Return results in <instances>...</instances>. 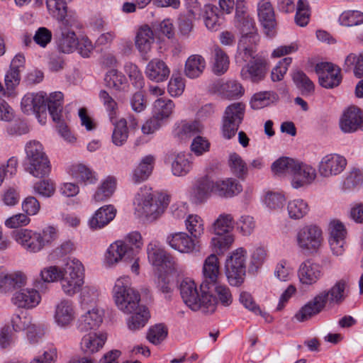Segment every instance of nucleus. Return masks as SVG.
Returning <instances> with one entry per match:
<instances>
[{"instance_id":"obj_9","label":"nucleus","mask_w":363,"mask_h":363,"mask_svg":"<svg viewBox=\"0 0 363 363\" xmlns=\"http://www.w3.org/2000/svg\"><path fill=\"white\" fill-rule=\"evenodd\" d=\"M147 254L150 263L158 270L167 274L177 270L178 264L174 257L165 251L158 241L152 240L147 245Z\"/></svg>"},{"instance_id":"obj_33","label":"nucleus","mask_w":363,"mask_h":363,"mask_svg":"<svg viewBox=\"0 0 363 363\" xmlns=\"http://www.w3.org/2000/svg\"><path fill=\"white\" fill-rule=\"evenodd\" d=\"M214 184V194L219 196L230 198L242 191V186L232 178L218 180Z\"/></svg>"},{"instance_id":"obj_14","label":"nucleus","mask_w":363,"mask_h":363,"mask_svg":"<svg viewBox=\"0 0 363 363\" xmlns=\"http://www.w3.org/2000/svg\"><path fill=\"white\" fill-rule=\"evenodd\" d=\"M55 323L60 328H69L76 318L74 303L68 299L60 301L55 306Z\"/></svg>"},{"instance_id":"obj_38","label":"nucleus","mask_w":363,"mask_h":363,"mask_svg":"<svg viewBox=\"0 0 363 363\" xmlns=\"http://www.w3.org/2000/svg\"><path fill=\"white\" fill-rule=\"evenodd\" d=\"M130 313L132 315L128 318L127 324L128 329L133 331L145 327L150 318V312L144 305L140 304L137 306V309Z\"/></svg>"},{"instance_id":"obj_55","label":"nucleus","mask_w":363,"mask_h":363,"mask_svg":"<svg viewBox=\"0 0 363 363\" xmlns=\"http://www.w3.org/2000/svg\"><path fill=\"white\" fill-rule=\"evenodd\" d=\"M116 186V179L108 177L94 194V199L96 201H103L110 198L115 191Z\"/></svg>"},{"instance_id":"obj_40","label":"nucleus","mask_w":363,"mask_h":363,"mask_svg":"<svg viewBox=\"0 0 363 363\" xmlns=\"http://www.w3.org/2000/svg\"><path fill=\"white\" fill-rule=\"evenodd\" d=\"M236 26L242 34L241 38H245V40L249 39L250 43H255L257 35L254 20L244 15H240V18L236 17Z\"/></svg>"},{"instance_id":"obj_35","label":"nucleus","mask_w":363,"mask_h":363,"mask_svg":"<svg viewBox=\"0 0 363 363\" xmlns=\"http://www.w3.org/2000/svg\"><path fill=\"white\" fill-rule=\"evenodd\" d=\"M155 157L152 155L145 156L133 171L132 180L134 183H141L148 179L152 173L155 164Z\"/></svg>"},{"instance_id":"obj_29","label":"nucleus","mask_w":363,"mask_h":363,"mask_svg":"<svg viewBox=\"0 0 363 363\" xmlns=\"http://www.w3.org/2000/svg\"><path fill=\"white\" fill-rule=\"evenodd\" d=\"M104 311L97 308L88 311L78 320L77 329L81 332L95 330L103 321Z\"/></svg>"},{"instance_id":"obj_59","label":"nucleus","mask_w":363,"mask_h":363,"mask_svg":"<svg viewBox=\"0 0 363 363\" xmlns=\"http://www.w3.org/2000/svg\"><path fill=\"white\" fill-rule=\"evenodd\" d=\"M296 162L290 157H281L272 164V170L276 174H291L296 168Z\"/></svg>"},{"instance_id":"obj_64","label":"nucleus","mask_w":363,"mask_h":363,"mask_svg":"<svg viewBox=\"0 0 363 363\" xmlns=\"http://www.w3.org/2000/svg\"><path fill=\"white\" fill-rule=\"evenodd\" d=\"M341 25L354 26L363 23V13L358 11H344L339 18Z\"/></svg>"},{"instance_id":"obj_57","label":"nucleus","mask_w":363,"mask_h":363,"mask_svg":"<svg viewBox=\"0 0 363 363\" xmlns=\"http://www.w3.org/2000/svg\"><path fill=\"white\" fill-rule=\"evenodd\" d=\"M60 284L62 291L67 296H72L82 289L84 281L62 274Z\"/></svg>"},{"instance_id":"obj_46","label":"nucleus","mask_w":363,"mask_h":363,"mask_svg":"<svg viewBox=\"0 0 363 363\" xmlns=\"http://www.w3.org/2000/svg\"><path fill=\"white\" fill-rule=\"evenodd\" d=\"M265 75L264 67L262 63L253 62L242 67L240 76L243 79H248L252 82H257L264 79Z\"/></svg>"},{"instance_id":"obj_19","label":"nucleus","mask_w":363,"mask_h":363,"mask_svg":"<svg viewBox=\"0 0 363 363\" xmlns=\"http://www.w3.org/2000/svg\"><path fill=\"white\" fill-rule=\"evenodd\" d=\"M297 274L299 281L306 286L316 284L323 276L322 267L311 259H306L300 264Z\"/></svg>"},{"instance_id":"obj_13","label":"nucleus","mask_w":363,"mask_h":363,"mask_svg":"<svg viewBox=\"0 0 363 363\" xmlns=\"http://www.w3.org/2000/svg\"><path fill=\"white\" fill-rule=\"evenodd\" d=\"M166 242L172 249L181 253L189 254L199 251V242L184 232L168 235Z\"/></svg>"},{"instance_id":"obj_20","label":"nucleus","mask_w":363,"mask_h":363,"mask_svg":"<svg viewBox=\"0 0 363 363\" xmlns=\"http://www.w3.org/2000/svg\"><path fill=\"white\" fill-rule=\"evenodd\" d=\"M60 32L56 40L57 48L60 52L72 53L77 49V38L75 33L67 28L68 21L66 18L64 22L60 21Z\"/></svg>"},{"instance_id":"obj_58","label":"nucleus","mask_w":363,"mask_h":363,"mask_svg":"<svg viewBox=\"0 0 363 363\" xmlns=\"http://www.w3.org/2000/svg\"><path fill=\"white\" fill-rule=\"evenodd\" d=\"M275 99L272 91H260L255 94L250 100V106L252 109L259 110L268 106Z\"/></svg>"},{"instance_id":"obj_36","label":"nucleus","mask_w":363,"mask_h":363,"mask_svg":"<svg viewBox=\"0 0 363 363\" xmlns=\"http://www.w3.org/2000/svg\"><path fill=\"white\" fill-rule=\"evenodd\" d=\"M205 67L206 60L201 55H191L185 62L184 74L190 79L197 78L203 72Z\"/></svg>"},{"instance_id":"obj_2","label":"nucleus","mask_w":363,"mask_h":363,"mask_svg":"<svg viewBox=\"0 0 363 363\" xmlns=\"http://www.w3.org/2000/svg\"><path fill=\"white\" fill-rule=\"evenodd\" d=\"M169 203L168 195L153 192L152 189L144 186L135 196L133 205L135 213L148 221H154L164 212Z\"/></svg>"},{"instance_id":"obj_10","label":"nucleus","mask_w":363,"mask_h":363,"mask_svg":"<svg viewBox=\"0 0 363 363\" xmlns=\"http://www.w3.org/2000/svg\"><path fill=\"white\" fill-rule=\"evenodd\" d=\"M245 106L241 102L229 105L223 118L222 133L225 139L234 137L241 124L245 115Z\"/></svg>"},{"instance_id":"obj_18","label":"nucleus","mask_w":363,"mask_h":363,"mask_svg":"<svg viewBox=\"0 0 363 363\" xmlns=\"http://www.w3.org/2000/svg\"><path fill=\"white\" fill-rule=\"evenodd\" d=\"M134 257L133 249L129 248L125 242L121 240H116L110 245L105 254V263L112 267L121 261H127Z\"/></svg>"},{"instance_id":"obj_6","label":"nucleus","mask_w":363,"mask_h":363,"mask_svg":"<svg viewBox=\"0 0 363 363\" xmlns=\"http://www.w3.org/2000/svg\"><path fill=\"white\" fill-rule=\"evenodd\" d=\"M234 218L231 214L222 213L219 215L213 224V230L217 235L211 239V245L216 252H222L228 249L234 242V237L229 234L233 228Z\"/></svg>"},{"instance_id":"obj_28","label":"nucleus","mask_w":363,"mask_h":363,"mask_svg":"<svg viewBox=\"0 0 363 363\" xmlns=\"http://www.w3.org/2000/svg\"><path fill=\"white\" fill-rule=\"evenodd\" d=\"M214 182L206 177L198 181L191 191V199L195 203L204 202L214 193Z\"/></svg>"},{"instance_id":"obj_34","label":"nucleus","mask_w":363,"mask_h":363,"mask_svg":"<svg viewBox=\"0 0 363 363\" xmlns=\"http://www.w3.org/2000/svg\"><path fill=\"white\" fill-rule=\"evenodd\" d=\"M106 340V336L104 334H86L81 340V349L85 354H94L103 347Z\"/></svg>"},{"instance_id":"obj_53","label":"nucleus","mask_w":363,"mask_h":363,"mask_svg":"<svg viewBox=\"0 0 363 363\" xmlns=\"http://www.w3.org/2000/svg\"><path fill=\"white\" fill-rule=\"evenodd\" d=\"M123 70L128 76L132 84L136 88L141 89L145 84L144 77L138 67L131 62H127L124 65Z\"/></svg>"},{"instance_id":"obj_51","label":"nucleus","mask_w":363,"mask_h":363,"mask_svg":"<svg viewBox=\"0 0 363 363\" xmlns=\"http://www.w3.org/2000/svg\"><path fill=\"white\" fill-rule=\"evenodd\" d=\"M219 91L223 96L229 99L239 98L245 92L243 86L236 80H228L221 84Z\"/></svg>"},{"instance_id":"obj_21","label":"nucleus","mask_w":363,"mask_h":363,"mask_svg":"<svg viewBox=\"0 0 363 363\" xmlns=\"http://www.w3.org/2000/svg\"><path fill=\"white\" fill-rule=\"evenodd\" d=\"M203 280L200 286V290L209 289L208 286L219 281L220 264L218 257L215 254L208 256L203 264Z\"/></svg>"},{"instance_id":"obj_15","label":"nucleus","mask_w":363,"mask_h":363,"mask_svg":"<svg viewBox=\"0 0 363 363\" xmlns=\"http://www.w3.org/2000/svg\"><path fill=\"white\" fill-rule=\"evenodd\" d=\"M315 72L318 74L320 84L327 89L338 86L342 80L340 68L330 62L318 63Z\"/></svg>"},{"instance_id":"obj_30","label":"nucleus","mask_w":363,"mask_h":363,"mask_svg":"<svg viewBox=\"0 0 363 363\" xmlns=\"http://www.w3.org/2000/svg\"><path fill=\"white\" fill-rule=\"evenodd\" d=\"M170 70L165 62L157 58L150 61L145 69L147 77L156 82H161L167 79Z\"/></svg>"},{"instance_id":"obj_61","label":"nucleus","mask_w":363,"mask_h":363,"mask_svg":"<svg viewBox=\"0 0 363 363\" xmlns=\"http://www.w3.org/2000/svg\"><path fill=\"white\" fill-rule=\"evenodd\" d=\"M167 328L164 324H156L149 328L147 339L151 343L158 345L167 337Z\"/></svg>"},{"instance_id":"obj_62","label":"nucleus","mask_w":363,"mask_h":363,"mask_svg":"<svg viewBox=\"0 0 363 363\" xmlns=\"http://www.w3.org/2000/svg\"><path fill=\"white\" fill-rule=\"evenodd\" d=\"M128 137L127 122L122 118L115 124L112 135L113 143L118 146L122 145L126 141Z\"/></svg>"},{"instance_id":"obj_17","label":"nucleus","mask_w":363,"mask_h":363,"mask_svg":"<svg viewBox=\"0 0 363 363\" xmlns=\"http://www.w3.org/2000/svg\"><path fill=\"white\" fill-rule=\"evenodd\" d=\"M13 238L26 251L38 252L43 250L40 232L23 228L13 232Z\"/></svg>"},{"instance_id":"obj_26","label":"nucleus","mask_w":363,"mask_h":363,"mask_svg":"<svg viewBox=\"0 0 363 363\" xmlns=\"http://www.w3.org/2000/svg\"><path fill=\"white\" fill-rule=\"evenodd\" d=\"M26 276L21 272L7 273L0 268V291L7 293L26 284Z\"/></svg>"},{"instance_id":"obj_32","label":"nucleus","mask_w":363,"mask_h":363,"mask_svg":"<svg viewBox=\"0 0 363 363\" xmlns=\"http://www.w3.org/2000/svg\"><path fill=\"white\" fill-rule=\"evenodd\" d=\"M154 42V33L148 26H143L138 30L135 44L141 55H146L150 52Z\"/></svg>"},{"instance_id":"obj_27","label":"nucleus","mask_w":363,"mask_h":363,"mask_svg":"<svg viewBox=\"0 0 363 363\" xmlns=\"http://www.w3.org/2000/svg\"><path fill=\"white\" fill-rule=\"evenodd\" d=\"M208 286L209 289H203L201 291L205 293L206 296L211 297L215 301V308L219 301L223 306H228L233 302V296L229 288L220 284L219 281Z\"/></svg>"},{"instance_id":"obj_41","label":"nucleus","mask_w":363,"mask_h":363,"mask_svg":"<svg viewBox=\"0 0 363 363\" xmlns=\"http://www.w3.org/2000/svg\"><path fill=\"white\" fill-rule=\"evenodd\" d=\"M203 21L208 30L216 31L223 23V18L216 6L206 4L205 5Z\"/></svg>"},{"instance_id":"obj_39","label":"nucleus","mask_w":363,"mask_h":363,"mask_svg":"<svg viewBox=\"0 0 363 363\" xmlns=\"http://www.w3.org/2000/svg\"><path fill=\"white\" fill-rule=\"evenodd\" d=\"M212 70L216 75L223 74L229 67L227 54L218 46H215L211 52Z\"/></svg>"},{"instance_id":"obj_16","label":"nucleus","mask_w":363,"mask_h":363,"mask_svg":"<svg viewBox=\"0 0 363 363\" xmlns=\"http://www.w3.org/2000/svg\"><path fill=\"white\" fill-rule=\"evenodd\" d=\"M257 14L265 34L269 37L274 36L277 23L274 8L269 0H260L258 2Z\"/></svg>"},{"instance_id":"obj_42","label":"nucleus","mask_w":363,"mask_h":363,"mask_svg":"<svg viewBox=\"0 0 363 363\" xmlns=\"http://www.w3.org/2000/svg\"><path fill=\"white\" fill-rule=\"evenodd\" d=\"M71 172L74 177L85 184H95L98 180L96 173L84 164L72 165Z\"/></svg>"},{"instance_id":"obj_25","label":"nucleus","mask_w":363,"mask_h":363,"mask_svg":"<svg viewBox=\"0 0 363 363\" xmlns=\"http://www.w3.org/2000/svg\"><path fill=\"white\" fill-rule=\"evenodd\" d=\"M362 110L356 106L345 109L339 121L340 130L345 133H353L359 130Z\"/></svg>"},{"instance_id":"obj_3","label":"nucleus","mask_w":363,"mask_h":363,"mask_svg":"<svg viewBox=\"0 0 363 363\" xmlns=\"http://www.w3.org/2000/svg\"><path fill=\"white\" fill-rule=\"evenodd\" d=\"M25 169L35 177H43L50 172V160L43 145L38 140H30L25 145Z\"/></svg>"},{"instance_id":"obj_50","label":"nucleus","mask_w":363,"mask_h":363,"mask_svg":"<svg viewBox=\"0 0 363 363\" xmlns=\"http://www.w3.org/2000/svg\"><path fill=\"white\" fill-rule=\"evenodd\" d=\"M48 108L53 121H57L62 117L63 94L60 91L52 93L48 99H46Z\"/></svg>"},{"instance_id":"obj_44","label":"nucleus","mask_w":363,"mask_h":363,"mask_svg":"<svg viewBox=\"0 0 363 363\" xmlns=\"http://www.w3.org/2000/svg\"><path fill=\"white\" fill-rule=\"evenodd\" d=\"M291 77L296 87L303 96H310L314 92V84L303 71L295 70Z\"/></svg>"},{"instance_id":"obj_56","label":"nucleus","mask_w":363,"mask_h":363,"mask_svg":"<svg viewBox=\"0 0 363 363\" xmlns=\"http://www.w3.org/2000/svg\"><path fill=\"white\" fill-rule=\"evenodd\" d=\"M185 225L191 237L197 239L203 233V221L198 215H189L185 220Z\"/></svg>"},{"instance_id":"obj_31","label":"nucleus","mask_w":363,"mask_h":363,"mask_svg":"<svg viewBox=\"0 0 363 363\" xmlns=\"http://www.w3.org/2000/svg\"><path fill=\"white\" fill-rule=\"evenodd\" d=\"M116 213V210L111 205L100 208L89 220L90 228L97 230L104 228L115 218Z\"/></svg>"},{"instance_id":"obj_4","label":"nucleus","mask_w":363,"mask_h":363,"mask_svg":"<svg viewBox=\"0 0 363 363\" xmlns=\"http://www.w3.org/2000/svg\"><path fill=\"white\" fill-rule=\"evenodd\" d=\"M113 298L118 308L127 314L136 310L140 301V295L130 286V279L128 276L116 279L113 288Z\"/></svg>"},{"instance_id":"obj_12","label":"nucleus","mask_w":363,"mask_h":363,"mask_svg":"<svg viewBox=\"0 0 363 363\" xmlns=\"http://www.w3.org/2000/svg\"><path fill=\"white\" fill-rule=\"evenodd\" d=\"M328 242L333 254L335 256L342 255L345 252L346 228L339 220H332L328 227Z\"/></svg>"},{"instance_id":"obj_54","label":"nucleus","mask_w":363,"mask_h":363,"mask_svg":"<svg viewBox=\"0 0 363 363\" xmlns=\"http://www.w3.org/2000/svg\"><path fill=\"white\" fill-rule=\"evenodd\" d=\"M104 81L108 87L117 91L123 89L127 82L125 75L114 69L106 74Z\"/></svg>"},{"instance_id":"obj_47","label":"nucleus","mask_w":363,"mask_h":363,"mask_svg":"<svg viewBox=\"0 0 363 363\" xmlns=\"http://www.w3.org/2000/svg\"><path fill=\"white\" fill-rule=\"evenodd\" d=\"M309 211V206L303 199H294L289 201L287 204L289 216L293 220H299L303 218L308 213Z\"/></svg>"},{"instance_id":"obj_7","label":"nucleus","mask_w":363,"mask_h":363,"mask_svg":"<svg viewBox=\"0 0 363 363\" xmlns=\"http://www.w3.org/2000/svg\"><path fill=\"white\" fill-rule=\"evenodd\" d=\"M246 251L240 247L233 251L226 259L225 274L231 286H240L243 281L246 272Z\"/></svg>"},{"instance_id":"obj_5","label":"nucleus","mask_w":363,"mask_h":363,"mask_svg":"<svg viewBox=\"0 0 363 363\" xmlns=\"http://www.w3.org/2000/svg\"><path fill=\"white\" fill-rule=\"evenodd\" d=\"M180 294L186 306L192 311L203 313L215 311V301L201 291L199 294L196 283L190 279H184L180 284Z\"/></svg>"},{"instance_id":"obj_1","label":"nucleus","mask_w":363,"mask_h":363,"mask_svg":"<svg viewBox=\"0 0 363 363\" xmlns=\"http://www.w3.org/2000/svg\"><path fill=\"white\" fill-rule=\"evenodd\" d=\"M348 295V284L345 279H340L329 289L323 290L313 299L302 306L295 314L294 318L298 322H304L320 313L328 303L341 304Z\"/></svg>"},{"instance_id":"obj_23","label":"nucleus","mask_w":363,"mask_h":363,"mask_svg":"<svg viewBox=\"0 0 363 363\" xmlns=\"http://www.w3.org/2000/svg\"><path fill=\"white\" fill-rule=\"evenodd\" d=\"M21 109L26 114H35L38 118L46 109L45 94L43 93H28L21 100Z\"/></svg>"},{"instance_id":"obj_8","label":"nucleus","mask_w":363,"mask_h":363,"mask_svg":"<svg viewBox=\"0 0 363 363\" xmlns=\"http://www.w3.org/2000/svg\"><path fill=\"white\" fill-rule=\"evenodd\" d=\"M296 240L301 252L313 254L318 252L323 244V231L316 225H304L298 230Z\"/></svg>"},{"instance_id":"obj_37","label":"nucleus","mask_w":363,"mask_h":363,"mask_svg":"<svg viewBox=\"0 0 363 363\" xmlns=\"http://www.w3.org/2000/svg\"><path fill=\"white\" fill-rule=\"evenodd\" d=\"M203 126L197 121H181L177 123L174 129V135L180 140H185L194 135L201 133Z\"/></svg>"},{"instance_id":"obj_45","label":"nucleus","mask_w":363,"mask_h":363,"mask_svg":"<svg viewBox=\"0 0 363 363\" xmlns=\"http://www.w3.org/2000/svg\"><path fill=\"white\" fill-rule=\"evenodd\" d=\"M192 164L189 157L184 153L174 155L172 162V172L174 176L184 177L191 169Z\"/></svg>"},{"instance_id":"obj_63","label":"nucleus","mask_w":363,"mask_h":363,"mask_svg":"<svg viewBox=\"0 0 363 363\" xmlns=\"http://www.w3.org/2000/svg\"><path fill=\"white\" fill-rule=\"evenodd\" d=\"M310 11L306 0H299L297 4L296 13L295 15L296 23L301 27L306 26L309 21Z\"/></svg>"},{"instance_id":"obj_22","label":"nucleus","mask_w":363,"mask_h":363,"mask_svg":"<svg viewBox=\"0 0 363 363\" xmlns=\"http://www.w3.org/2000/svg\"><path fill=\"white\" fill-rule=\"evenodd\" d=\"M291 185L294 189H298L310 185L315 179L316 170L311 165L297 160L296 168L293 171Z\"/></svg>"},{"instance_id":"obj_43","label":"nucleus","mask_w":363,"mask_h":363,"mask_svg":"<svg viewBox=\"0 0 363 363\" xmlns=\"http://www.w3.org/2000/svg\"><path fill=\"white\" fill-rule=\"evenodd\" d=\"M174 106V104L171 99H158L153 103L152 114L164 122L171 116Z\"/></svg>"},{"instance_id":"obj_11","label":"nucleus","mask_w":363,"mask_h":363,"mask_svg":"<svg viewBox=\"0 0 363 363\" xmlns=\"http://www.w3.org/2000/svg\"><path fill=\"white\" fill-rule=\"evenodd\" d=\"M347 164L346 158L339 154L330 153L323 156L318 164L320 177L328 179L340 174Z\"/></svg>"},{"instance_id":"obj_24","label":"nucleus","mask_w":363,"mask_h":363,"mask_svg":"<svg viewBox=\"0 0 363 363\" xmlns=\"http://www.w3.org/2000/svg\"><path fill=\"white\" fill-rule=\"evenodd\" d=\"M41 297L34 289H23L15 292L11 301L18 308L32 309L40 302Z\"/></svg>"},{"instance_id":"obj_60","label":"nucleus","mask_w":363,"mask_h":363,"mask_svg":"<svg viewBox=\"0 0 363 363\" xmlns=\"http://www.w3.org/2000/svg\"><path fill=\"white\" fill-rule=\"evenodd\" d=\"M229 166L233 174L238 178L243 179L247 174L246 163L237 153H233L230 155Z\"/></svg>"},{"instance_id":"obj_52","label":"nucleus","mask_w":363,"mask_h":363,"mask_svg":"<svg viewBox=\"0 0 363 363\" xmlns=\"http://www.w3.org/2000/svg\"><path fill=\"white\" fill-rule=\"evenodd\" d=\"M72 0H46L47 8L50 13L59 21L64 22L67 16L68 2Z\"/></svg>"},{"instance_id":"obj_49","label":"nucleus","mask_w":363,"mask_h":363,"mask_svg":"<svg viewBox=\"0 0 363 363\" xmlns=\"http://www.w3.org/2000/svg\"><path fill=\"white\" fill-rule=\"evenodd\" d=\"M343 69L345 72H350L353 69L354 74L358 78L363 77V53L356 55L349 54L345 60Z\"/></svg>"},{"instance_id":"obj_48","label":"nucleus","mask_w":363,"mask_h":363,"mask_svg":"<svg viewBox=\"0 0 363 363\" xmlns=\"http://www.w3.org/2000/svg\"><path fill=\"white\" fill-rule=\"evenodd\" d=\"M84 267L79 259L69 257L66 262L62 274L84 281Z\"/></svg>"}]
</instances>
